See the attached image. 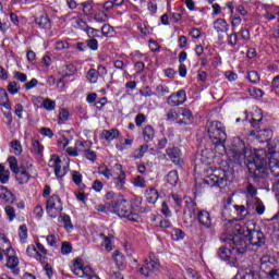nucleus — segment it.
Masks as SVG:
<instances>
[{
    "label": "nucleus",
    "mask_w": 279,
    "mask_h": 279,
    "mask_svg": "<svg viewBox=\"0 0 279 279\" xmlns=\"http://www.w3.org/2000/svg\"><path fill=\"white\" fill-rule=\"evenodd\" d=\"M246 165L248 169V178L252 180V182L246 184V192L252 197H256L258 195L256 186L263 189L267 178H269V168H267V150L258 149L251 153L246 157Z\"/></svg>",
    "instance_id": "obj_1"
},
{
    "label": "nucleus",
    "mask_w": 279,
    "mask_h": 279,
    "mask_svg": "<svg viewBox=\"0 0 279 279\" xmlns=\"http://www.w3.org/2000/svg\"><path fill=\"white\" fill-rule=\"evenodd\" d=\"M220 241L227 245L218 248L217 256L227 265H236L243 256L247 255V244L232 233V227H229L226 234L220 236Z\"/></svg>",
    "instance_id": "obj_2"
},
{
    "label": "nucleus",
    "mask_w": 279,
    "mask_h": 279,
    "mask_svg": "<svg viewBox=\"0 0 279 279\" xmlns=\"http://www.w3.org/2000/svg\"><path fill=\"white\" fill-rule=\"evenodd\" d=\"M230 227L232 234L238 236L240 241L245 242L246 253L250 250V245H252L253 247H263V245L267 243V238L265 236V233H263V231L260 230H250L247 226L241 225L239 222H235Z\"/></svg>",
    "instance_id": "obj_3"
},
{
    "label": "nucleus",
    "mask_w": 279,
    "mask_h": 279,
    "mask_svg": "<svg viewBox=\"0 0 279 279\" xmlns=\"http://www.w3.org/2000/svg\"><path fill=\"white\" fill-rule=\"evenodd\" d=\"M206 138H209V144L214 147L226 145L228 135L226 134V126L219 121H207L206 123Z\"/></svg>",
    "instance_id": "obj_4"
},
{
    "label": "nucleus",
    "mask_w": 279,
    "mask_h": 279,
    "mask_svg": "<svg viewBox=\"0 0 279 279\" xmlns=\"http://www.w3.org/2000/svg\"><path fill=\"white\" fill-rule=\"evenodd\" d=\"M232 174L223 169L216 170L213 174L204 180L207 186H217L218 189H226L228 182H231Z\"/></svg>",
    "instance_id": "obj_5"
},
{
    "label": "nucleus",
    "mask_w": 279,
    "mask_h": 279,
    "mask_svg": "<svg viewBox=\"0 0 279 279\" xmlns=\"http://www.w3.org/2000/svg\"><path fill=\"white\" fill-rule=\"evenodd\" d=\"M109 206L111 207L112 213L118 215V217H123L124 219H129V221H131L132 204H130L128 199L123 198V196H120L119 199L110 202Z\"/></svg>",
    "instance_id": "obj_6"
},
{
    "label": "nucleus",
    "mask_w": 279,
    "mask_h": 279,
    "mask_svg": "<svg viewBox=\"0 0 279 279\" xmlns=\"http://www.w3.org/2000/svg\"><path fill=\"white\" fill-rule=\"evenodd\" d=\"M8 162L11 171H13V173L15 174L19 184H27L32 179V174L27 172L25 166H19V160L14 156L9 157Z\"/></svg>",
    "instance_id": "obj_7"
},
{
    "label": "nucleus",
    "mask_w": 279,
    "mask_h": 279,
    "mask_svg": "<svg viewBox=\"0 0 279 279\" xmlns=\"http://www.w3.org/2000/svg\"><path fill=\"white\" fill-rule=\"evenodd\" d=\"M46 211L51 217V219H56V217L62 215V199L59 195L53 194L46 203Z\"/></svg>",
    "instance_id": "obj_8"
},
{
    "label": "nucleus",
    "mask_w": 279,
    "mask_h": 279,
    "mask_svg": "<svg viewBox=\"0 0 279 279\" xmlns=\"http://www.w3.org/2000/svg\"><path fill=\"white\" fill-rule=\"evenodd\" d=\"M158 267H160V259L156 258V255L149 254V258L144 262V265L138 268V271L145 278H149V274L158 271Z\"/></svg>",
    "instance_id": "obj_9"
},
{
    "label": "nucleus",
    "mask_w": 279,
    "mask_h": 279,
    "mask_svg": "<svg viewBox=\"0 0 279 279\" xmlns=\"http://www.w3.org/2000/svg\"><path fill=\"white\" fill-rule=\"evenodd\" d=\"M147 207L143 206V198H135L131 203V221L136 223V221H138V215L147 213Z\"/></svg>",
    "instance_id": "obj_10"
},
{
    "label": "nucleus",
    "mask_w": 279,
    "mask_h": 279,
    "mask_svg": "<svg viewBox=\"0 0 279 279\" xmlns=\"http://www.w3.org/2000/svg\"><path fill=\"white\" fill-rule=\"evenodd\" d=\"M167 104H169L171 108H175L178 106H183V104H186V90L180 89V90L171 94L167 98Z\"/></svg>",
    "instance_id": "obj_11"
},
{
    "label": "nucleus",
    "mask_w": 279,
    "mask_h": 279,
    "mask_svg": "<svg viewBox=\"0 0 279 279\" xmlns=\"http://www.w3.org/2000/svg\"><path fill=\"white\" fill-rule=\"evenodd\" d=\"M73 21H75L76 23V27H78L80 29H83V32H85L88 36V38H99V29L93 28L90 26H88L86 24V21H84L83 19H77V17H72Z\"/></svg>",
    "instance_id": "obj_12"
},
{
    "label": "nucleus",
    "mask_w": 279,
    "mask_h": 279,
    "mask_svg": "<svg viewBox=\"0 0 279 279\" xmlns=\"http://www.w3.org/2000/svg\"><path fill=\"white\" fill-rule=\"evenodd\" d=\"M213 147H215V145L208 143L205 146V149L201 151V162H203V165H213V161L215 160V151H213Z\"/></svg>",
    "instance_id": "obj_13"
},
{
    "label": "nucleus",
    "mask_w": 279,
    "mask_h": 279,
    "mask_svg": "<svg viewBox=\"0 0 279 279\" xmlns=\"http://www.w3.org/2000/svg\"><path fill=\"white\" fill-rule=\"evenodd\" d=\"M167 156L170 158L171 162L177 166L182 165V151L178 147H170L166 149Z\"/></svg>",
    "instance_id": "obj_14"
},
{
    "label": "nucleus",
    "mask_w": 279,
    "mask_h": 279,
    "mask_svg": "<svg viewBox=\"0 0 279 279\" xmlns=\"http://www.w3.org/2000/svg\"><path fill=\"white\" fill-rule=\"evenodd\" d=\"M197 219L201 226H204V228H207V230H210L213 228V217L210 216V213L206 210H199L197 213Z\"/></svg>",
    "instance_id": "obj_15"
},
{
    "label": "nucleus",
    "mask_w": 279,
    "mask_h": 279,
    "mask_svg": "<svg viewBox=\"0 0 279 279\" xmlns=\"http://www.w3.org/2000/svg\"><path fill=\"white\" fill-rule=\"evenodd\" d=\"M35 23L43 29H51V19H49V15L45 11H41L39 16L35 17Z\"/></svg>",
    "instance_id": "obj_16"
},
{
    "label": "nucleus",
    "mask_w": 279,
    "mask_h": 279,
    "mask_svg": "<svg viewBox=\"0 0 279 279\" xmlns=\"http://www.w3.org/2000/svg\"><path fill=\"white\" fill-rule=\"evenodd\" d=\"M50 162H52L51 167L54 169V174L57 178H64V173L62 172V159H60L57 155H52Z\"/></svg>",
    "instance_id": "obj_17"
},
{
    "label": "nucleus",
    "mask_w": 279,
    "mask_h": 279,
    "mask_svg": "<svg viewBox=\"0 0 279 279\" xmlns=\"http://www.w3.org/2000/svg\"><path fill=\"white\" fill-rule=\"evenodd\" d=\"M214 29H216V32L218 34H228L229 29H230V25L228 24V22L223 19H217L214 22Z\"/></svg>",
    "instance_id": "obj_18"
},
{
    "label": "nucleus",
    "mask_w": 279,
    "mask_h": 279,
    "mask_svg": "<svg viewBox=\"0 0 279 279\" xmlns=\"http://www.w3.org/2000/svg\"><path fill=\"white\" fill-rule=\"evenodd\" d=\"M142 134L145 143H151L156 137V131L154 130V126L149 124L143 129Z\"/></svg>",
    "instance_id": "obj_19"
},
{
    "label": "nucleus",
    "mask_w": 279,
    "mask_h": 279,
    "mask_svg": "<svg viewBox=\"0 0 279 279\" xmlns=\"http://www.w3.org/2000/svg\"><path fill=\"white\" fill-rule=\"evenodd\" d=\"M83 263H84V259L82 257H76L71 267V270L73 271V274L75 276H80V278H82L84 276L83 275Z\"/></svg>",
    "instance_id": "obj_20"
},
{
    "label": "nucleus",
    "mask_w": 279,
    "mask_h": 279,
    "mask_svg": "<svg viewBox=\"0 0 279 279\" xmlns=\"http://www.w3.org/2000/svg\"><path fill=\"white\" fill-rule=\"evenodd\" d=\"M100 138L104 141H114V138H119V130L111 129V130H104L100 134Z\"/></svg>",
    "instance_id": "obj_21"
},
{
    "label": "nucleus",
    "mask_w": 279,
    "mask_h": 279,
    "mask_svg": "<svg viewBox=\"0 0 279 279\" xmlns=\"http://www.w3.org/2000/svg\"><path fill=\"white\" fill-rule=\"evenodd\" d=\"M257 138L262 141V143H269L271 138H274V131L271 129H264L260 131H257Z\"/></svg>",
    "instance_id": "obj_22"
},
{
    "label": "nucleus",
    "mask_w": 279,
    "mask_h": 279,
    "mask_svg": "<svg viewBox=\"0 0 279 279\" xmlns=\"http://www.w3.org/2000/svg\"><path fill=\"white\" fill-rule=\"evenodd\" d=\"M0 106H3L7 110H12V105L10 104V97L5 88L0 87Z\"/></svg>",
    "instance_id": "obj_23"
},
{
    "label": "nucleus",
    "mask_w": 279,
    "mask_h": 279,
    "mask_svg": "<svg viewBox=\"0 0 279 279\" xmlns=\"http://www.w3.org/2000/svg\"><path fill=\"white\" fill-rule=\"evenodd\" d=\"M266 156H267V165L269 167L270 173L275 178H278L279 177V160L278 159L269 160V155L267 153H266Z\"/></svg>",
    "instance_id": "obj_24"
},
{
    "label": "nucleus",
    "mask_w": 279,
    "mask_h": 279,
    "mask_svg": "<svg viewBox=\"0 0 279 279\" xmlns=\"http://www.w3.org/2000/svg\"><path fill=\"white\" fill-rule=\"evenodd\" d=\"M158 197H160L158 190L154 187L146 190V199L148 204H156V202H158Z\"/></svg>",
    "instance_id": "obj_25"
},
{
    "label": "nucleus",
    "mask_w": 279,
    "mask_h": 279,
    "mask_svg": "<svg viewBox=\"0 0 279 279\" xmlns=\"http://www.w3.org/2000/svg\"><path fill=\"white\" fill-rule=\"evenodd\" d=\"M179 117H182L190 124H193V121H195L193 112L189 108H179Z\"/></svg>",
    "instance_id": "obj_26"
},
{
    "label": "nucleus",
    "mask_w": 279,
    "mask_h": 279,
    "mask_svg": "<svg viewBox=\"0 0 279 279\" xmlns=\"http://www.w3.org/2000/svg\"><path fill=\"white\" fill-rule=\"evenodd\" d=\"M148 150H149V145L143 144L137 149L134 150L132 158H134V160H138L143 158V156H145V154H147Z\"/></svg>",
    "instance_id": "obj_27"
},
{
    "label": "nucleus",
    "mask_w": 279,
    "mask_h": 279,
    "mask_svg": "<svg viewBox=\"0 0 279 279\" xmlns=\"http://www.w3.org/2000/svg\"><path fill=\"white\" fill-rule=\"evenodd\" d=\"M99 236L102 239V247H105L107 252H112V239H114V236H107L105 233H99Z\"/></svg>",
    "instance_id": "obj_28"
},
{
    "label": "nucleus",
    "mask_w": 279,
    "mask_h": 279,
    "mask_svg": "<svg viewBox=\"0 0 279 279\" xmlns=\"http://www.w3.org/2000/svg\"><path fill=\"white\" fill-rule=\"evenodd\" d=\"M185 206L186 208H193V211H189V217L191 222L195 221V219H197V203L193 201H186Z\"/></svg>",
    "instance_id": "obj_29"
},
{
    "label": "nucleus",
    "mask_w": 279,
    "mask_h": 279,
    "mask_svg": "<svg viewBox=\"0 0 279 279\" xmlns=\"http://www.w3.org/2000/svg\"><path fill=\"white\" fill-rule=\"evenodd\" d=\"M235 279H260L258 271L248 269L243 275H236Z\"/></svg>",
    "instance_id": "obj_30"
},
{
    "label": "nucleus",
    "mask_w": 279,
    "mask_h": 279,
    "mask_svg": "<svg viewBox=\"0 0 279 279\" xmlns=\"http://www.w3.org/2000/svg\"><path fill=\"white\" fill-rule=\"evenodd\" d=\"M113 257L118 269H123L125 267V256L121 254V251H116Z\"/></svg>",
    "instance_id": "obj_31"
},
{
    "label": "nucleus",
    "mask_w": 279,
    "mask_h": 279,
    "mask_svg": "<svg viewBox=\"0 0 279 279\" xmlns=\"http://www.w3.org/2000/svg\"><path fill=\"white\" fill-rule=\"evenodd\" d=\"M7 90L10 95H17V93H21V85L16 81H11L7 86Z\"/></svg>",
    "instance_id": "obj_32"
},
{
    "label": "nucleus",
    "mask_w": 279,
    "mask_h": 279,
    "mask_svg": "<svg viewBox=\"0 0 279 279\" xmlns=\"http://www.w3.org/2000/svg\"><path fill=\"white\" fill-rule=\"evenodd\" d=\"M234 209L238 213L240 220L246 219L247 215H250V211L243 205H234Z\"/></svg>",
    "instance_id": "obj_33"
},
{
    "label": "nucleus",
    "mask_w": 279,
    "mask_h": 279,
    "mask_svg": "<svg viewBox=\"0 0 279 279\" xmlns=\"http://www.w3.org/2000/svg\"><path fill=\"white\" fill-rule=\"evenodd\" d=\"M40 108H45V110L51 112L52 110H56V101L51 100V98H46L43 100Z\"/></svg>",
    "instance_id": "obj_34"
},
{
    "label": "nucleus",
    "mask_w": 279,
    "mask_h": 279,
    "mask_svg": "<svg viewBox=\"0 0 279 279\" xmlns=\"http://www.w3.org/2000/svg\"><path fill=\"white\" fill-rule=\"evenodd\" d=\"M253 203L255 206V211L257 213V215H264L265 214V204H263V201H260V198L255 197L253 198Z\"/></svg>",
    "instance_id": "obj_35"
},
{
    "label": "nucleus",
    "mask_w": 279,
    "mask_h": 279,
    "mask_svg": "<svg viewBox=\"0 0 279 279\" xmlns=\"http://www.w3.org/2000/svg\"><path fill=\"white\" fill-rule=\"evenodd\" d=\"M227 41L230 47H236V45H239V33L232 31V33L227 36Z\"/></svg>",
    "instance_id": "obj_36"
},
{
    "label": "nucleus",
    "mask_w": 279,
    "mask_h": 279,
    "mask_svg": "<svg viewBox=\"0 0 279 279\" xmlns=\"http://www.w3.org/2000/svg\"><path fill=\"white\" fill-rule=\"evenodd\" d=\"M178 170H172L168 173L167 175V182L168 184H171V186H175V184H178Z\"/></svg>",
    "instance_id": "obj_37"
},
{
    "label": "nucleus",
    "mask_w": 279,
    "mask_h": 279,
    "mask_svg": "<svg viewBox=\"0 0 279 279\" xmlns=\"http://www.w3.org/2000/svg\"><path fill=\"white\" fill-rule=\"evenodd\" d=\"M87 80L90 84H97V80H99V72L95 69H90L87 72Z\"/></svg>",
    "instance_id": "obj_38"
},
{
    "label": "nucleus",
    "mask_w": 279,
    "mask_h": 279,
    "mask_svg": "<svg viewBox=\"0 0 279 279\" xmlns=\"http://www.w3.org/2000/svg\"><path fill=\"white\" fill-rule=\"evenodd\" d=\"M117 189H124L125 186V171H121L118 178L114 179Z\"/></svg>",
    "instance_id": "obj_39"
},
{
    "label": "nucleus",
    "mask_w": 279,
    "mask_h": 279,
    "mask_svg": "<svg viewBox=\"0 0 279 279\" xmlns=\"http://www.w3.org/2000/svg\"><path fill=\"white\" fill-rule=\"evenodd\" d=\"M0 199H4V202H7L8 204H14V202H16V197H14L12 191L0 194Z\"/></svg>",
    "instance_id": "obj_40"
},
{
    "label": "nucleus",
    "mask_w": 279,
    "mask_h": 279,
    "mask_svg": "<svg viewBox=\"0 0 279 279\" xmlns=\"http://www.w3.org/2000/svg\"><path fill=\"white\" fill-rule=\"evenodd\" d=\"M7 267L9 269H16V267H19V257L12 255L8 256Z\"/></svg>",
    "instance_id": "obj_41"
},
{
    "label": "nucleus",
    "mask_w": 279,
    "mask_h": 279,
    "mask_svg": "<svg viewBox=\"0 0 279 279\" xmlns=\"http://www.w3.org/2000/svg\"><path fill=\"white\" fill-rule=\"evenodd\" d=\"M247 80L251 84H258L260 82V74L257 71H250L247 74Z\"/></svg>",
    "instance_id": "obj_42"
},
{
    "label": "nucleus",
    "mask_w": 279,
    "mask_h": 279,
    "mask_svg": "<svg viewBox=\"0 0 279 279\" xmlns=\"http://www.w3.org/2000/svg\"><path fill=\"white\" fill-rule=\"evenodd\" d=\"M167 121H175V119H180V108L179 109H170L167 114Z\"/></svg>",
    "instance_id": "obj_43"
},
{
    "label": "nucleus",
    "mask_w": 279,
    "mask_h": 279,
    "mask_svg": "<svg viewBox=\"0 0 279 279\" xmlns=\"http://www.w3.org/2000/svg\"><path fill=\"white\" fill-rule=\"evenodd\" d=\"M94 21H96V23H106L108 21V14L104 11H99L94 14Z\"/></svg>",
    "instance_id": "obj_44"
},
{
    "label": "nucleus",
    "mask_w": 279,
    "mask_h": 279,
    "mask_svg": "<svg viewBox=\"0 0 279 279\" xmlns=\"http://www.w3.org/2000/svg\"><path fill=\"white\" fill-rule=\"evenodd\" d=\"M69 117H71V113L66 109H61L59 111V125H62L65 121H69Z\"/></svg>",
    "instance_id": "obj_45"
},
{
    "label": "nucleus",
    "mask_w": 279,
    "mask_h": 279,
    "mask_svg": "<svg viewBox=\"0 0 279 279\" xmlns=\"http://www.w3.org/2000/svg\"><path fill=\"white\" fill-rule=\"evenodd\" d=\"M0 241L8 245L7 250L3 251L4 256H8L11 250L12 252H14V250L12 248V244L10 243V240L8 239V236H5V234H0Z\"/></svg>",
    "instance_id": "obj_46"
},
{
    "label": "nucleus",
    "mask_w": 279,
    "mask_h": 279,
    "mask_svg": "<svg viewBox=\"0 0 279 279\" xmlns=\"http://www.w3.org/2000/svg\"><path fill=\"white\" fill-rule=\"evenodd\" d=\"M85 43L86 47L92 51H97V49H99V41L95 38L87 39Z\"/></svg>",
    "instance_id": "obj_47"
},
{
    "label": "nucleus",
    "mask_w": 279,
    "mask_h": 279,
    "mask_svg": "<svg viewBox=\"0 0 279 279\" xmlns=\"http://www.w3.org/2000/svg\"><path fill=\"white\" fill-rule=\"evenodd\" d=\"M248 93H250V95H252V97H255V99H260L263 97V95H265L263 89L256 88V87L250 88Z\"/></svg>",
    "instance_id": "obj_48"
},
{
    "label": "nucleus",
    "mask_w": 279,
    "mask_h": 279,
    "mask_svg": "<svg viewBox=\"0 0 279 279\" xmlns=\"http://www.w3.org/2000/svg\"><path fill=\"white\" fill-rule=\"evenodd\" d=\"M185 236H186V233H184V231H182L181 229H173L172 239L174 241H180V240L184 239Z\"/></svg>",
    "instance_id": "obj_49"
},
{
    "label": "nucleus",
    "mask_w": 279,
    "mask_h": 279,
    "mask_svg": "<svg viewBox=\"0 0 279 279\" xmlns=\"http://www.w3.org/2000/svg\"><path fill=\"white\" fill-rule=\"evenodd\" d=\"M43 149H45L44 146L40 145V142L38 140L33 141V151L37 156H40L43 154Z\"/></svg>",
    "instance_id": "obj_50"
},
{
    "label": "nucleus",
    "mask_w": 279,
    "mask_h": 279,
    "mask_svg": "<svg viewBox=\"0 0 279 279\" xmlns=\"http://www.w3.org/2000/svg\"><path fill=\"white\" fill-rule=\"evenodd\" d=\"M11 147L12 149H14L16 156H19L21 151H23V147L21 146V142L19 140H13L11 142Z\"/></svg>",
    "instance_id": "obj_51"
},
{
    "label": "nucleus",
    "mask_w": 279,
    "mask_h": 279,
    "mask_svg": "<svg viewBox=\"0 0 279 279\" xmlns=\"http://www.w3.org/2000/svg\"><path fill=\"white\" fill-rule=\"evenodd\" d=\"M84 157L87 160H90L92 162H95V160H97V154L95 153V150L85 149L84 150Z\"/></svg>",
    "instance_id": "obj_52"
},
{
    "label": "nucleus",
    "mask_w": 279,
    "mask_h": 279,
    "mask_svg": "<svg viewBox=\"0 0 279 279\" xmlns=\"http://www.w3.org/2000/svg\"><path fill=\"white\" fill-rule=\"evenodd\" d=\"M75 71H77V69L75 68V65L73 63H69L65 65V74L63 75V77H71V75H73L75 73Z\"/></svg>",
    "instance_id": "obj_53"
},
{
    "label": "nucleus",
    "mask_w": 279,
    "mask_h": 279,
    "mask_svg": "<svg viewBox=\"0 0 279 279\" xmlns=\"http://www.w3.org/2000/svg\"><path fill=\"white\" fill-rule=\"evenodd\" d=\"M140 95L142 97H151V96L156 95V93H154L151 90V87L145 86L144 88L140 89Z\"/></svg>",
    "instance_id": "obj_54"
},
{
    "label": "nucleus",
    "mask_w": 279,
    "mask_h": 279,
    "mask_svg": "<svg viewBox=\"0 0 279 279\" xmlns=\"http://www.w3.org/2000/svg\"><path fill=\"white\" fill-rule=\"evenodd\" d=\"M73 252V245L70 244V242H63L61 245V254H71Z\"/></svg>",
    "instance_id": "obj_55"
},
{
    "label": "nucleus",
    "mask_w": 279,
    "mask_h": 279,
    "mask_svg": "<svg viewBox=\"0 0 279 279\" xmlns=\"http://www.w3.org/2000/svg\"><path fill=\"white\" fill-rule=\"evenodd\" d=\"M13 77H14L15 80H17L19 82H22V83L27 82V74L22 73V72H20V71H15V72L13 73Z\"/></svg>",
    "instance_id": "obj_56"
},
{
    "label": "nucleus",
    "mask_w": 279,
    "mask_h": 279,
    "mask_svg": "<svg viewBox=\"0 0 279 279\" xmlns=\"http://www.w3.org/2000/svg\"><path fill=\"white\" fill-rule=\"evenodd\" d=\"M145 121H147V117H145V113H138L135 117V125H137V128H141V125H143Z\"/></svg>",
    "instance_id": "obj_57"
},
{
    "label": "nucleus",
    "mask_w": 279,
    "mask_h": 279,
    "mask_svg": "<svg viewBox=\"0 0 279 279\" xmlns=\"http://www.w3.org/2000/svg\"><path fill=\"white\" fill-rule=\"evenodd\" d=\"M10 182V170H4L0 173V184H8Z\"/></svg>",
    "instance_id": "obj_58"
},
{
    "label": "nucleus",
    "mask_w": 279,
    "mask_h": 279,
    "mask_svg": "<svg viewBox=\"0 0 279 279\" xmlns=\"http://www.w3.org/2000/svg\"><path fill=\"white\" fill-rule=\"evenodd\" d=\"M148 44L150 47V51L153 53H158L160 51V46L158 45V41H156L154 39H149Z\"/></svg>",
    "instance_id": "obj_59"
},
{
    "label": "nucleus",
    "mask_w": 279,
    "mask_h": 279,
    "mask_svg": "<svg viewBox=\"0 0 279 279\" xmlns=\"http://www.w3.org/2000/svg\"><path fill=\"white\" fill-rule=\"evenodd\" d=\"M5 213L9 217V221H14V218L16 217V211L14 210V207L7 206L5 207Z\"/></svg>",
    "instance_id": "obj_60"
},
{
    "label": "nucleus",
    "mask_w": 279,
    "mask_h": 279,
    "mask_svg": "<svg viewBox=\"0 0 279 279\" xmlns=\"http://www.w3.org/2000/svg\"><path fill=\"white\" fill-rule=\"evenodd\" d=\"M169 199H172L173 204H175V206H182L183 204V199L181 198V196L179 194H171L169 196Z\"/></svg>",
    "instance_id": "obj_61"
},
{
    "label": "nucleus",
    "mask_w": 279,
    "mask_h": 279,
    "mask_svg": "<svg viewBox=\"0 0 279 279\" xmlns=\"http://www.w3.org/2000/svg\"><path fill=\"white\" fill-rule=\"evenodd\" d=\"M39 134H41V136H48V138H53V131L49 128H41Z\"/></svg>",
    "instance_id": "obj_62"
},
{
    "label": "nucleus",
    "mask_w": 279,
    "mask_h": 279,
    "mask_svg": "<svg viewBox=\"0 0 279 279\" xmlns=\"http://www.w3.org/2000/svg\"><path fill=\"white\" fill-rule=\"evenodd\" d=\"M72 180L76 186H80V184H82V174L77 171H74L72 174Z\"/></svg>",
    "instance_id": "obj_63"
},
{
    "label": "nucleus",
    "mask_w": 279,
    "mask_h": 279,
    "mask_svg": "<svg viewBox=\"0 0 279 279\" xmlns=\"http://www.w3.org/2000/svg\"><path fill=\"white\" fill-rule=\"evenodd\" d=\"M20 239H21V241H25V239H27V226L26 225L20 226Z\"/></svg>",
    "instance_id": "obj_64"
}]
</instances>
